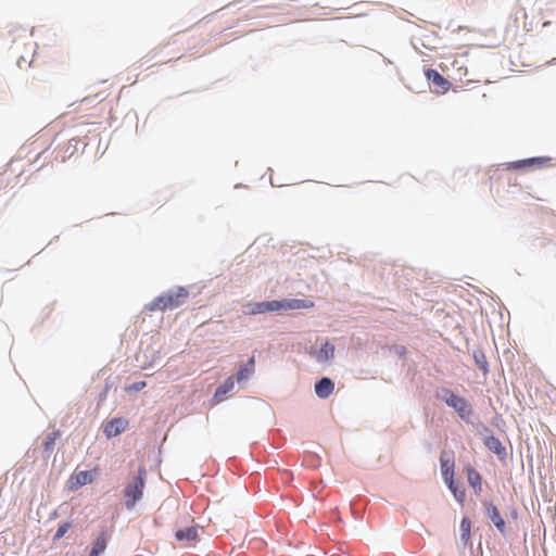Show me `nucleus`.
I'll list each match as a JSON object with an SVG mask.
<instances>
[{
	"label": "nucleus",
	"instance_id": "nucleus-1",
	"mask_svg": "<svg viewBox=\"0 0 556 556\" xmlns=\"http://www.w3.org/2000/svg\"><path fill=\"white\" fill-rule=\"evenodd\" d=\"M187 298L188 291L182 287H178L176 290H170L155 298L148 304L147 308L150 312L173 309L182 305Z\"/></svg>",
	"mask_w": 556,
	"mask_h": 556
},
{
	"label": "nucleus",
	"instance_id": "nucleus-2",
	"mask_svg": "<svg viewBox=\"0 0 556 556\" xmlns=\"http://www.w3.org/2000/svg\"><path fill=\"white\" fill-rule=\"evenodd\" d=\"M146 485V469L140 468L138 477L135 478L132 483H129L124 491L126 497V507L132 509L136 503L141 500Z\"/></svg>",
	"mask_w": 556,
	"mask_h": 556
},
{
	"label": "nucleus",
	"instance_id": "nucleus-3",
	"mask_svg": "<svg viewBox=\"0 0 556 556\" xmlns=\"http://www.w3.org/2000/svg\"><path fill=\"white\" fill-rule=\"evenodd\" d=\"M445 403L448 406L453 407L457 412V414L459 415V417L462 419L469 417L472 413L471 406L466 401V399L458 396V395L454 394L453 392L447 391V396L445 397Z\"/></svg>",
	"mask_w": 556,
	"mask_h": 556
},
{
	"label": "nucleus",
	"instance_id": "nucleus-4",
	"mask_svg": "<svg viewBox=\"0 0 556 556\" xmlns=\"http://www.w3.org/2000/svg\"><path fill=\"white\" fill-rule=\"evenodd\" d=\"M96 470H84L73 473L68 481L67 486L70 491H76L79 488L93 482Z\"/></svg>",
	"mask_w": 556,
	"mask_h": 556
},
{
	"label": "nucleus",
	"instance_id": "nucleus-5",
	"mask_svg": "<svg viewBox=\"0 0 556 556\" xmlns=\"http://www.w3.org/2000/svg\"><path fill=\"white\" fill-rule=\"evenodd\" d=\"M440 464H441V473L443 477L444 482L447 486H452L453 480H454V468H455V462L452 456L447 457L446 452L441 453L440 457Z\"/></svg>",
	"mask_w": 556,
	"mask_h": 556
},
{
	"label": "nucleus",
	"instance_id": "nucleus-6",
	"mask_svg": "<svg viewBox=\"0 0 556 556\" xmlns=\"http://www.w3.org/2000/svg\"><path fill=\"white\" fill-rule=\"evenodd\" d=\"M175 538L178 542L184 543L185 546H192L199 540L198 529L195 527L179 529L176 531Z\"/></svg>",
	"mask_w": 556,
	"mask_h": 556
},
{
	"label": "nucleus",
	"instance_id": "nucleus-7",
	"mask_svg": "<svg viewBox=\"0 0 556 556\" xmlns=\"http://www.w3.org/2000/svg\"><path fill=\"white\" fill-rule=\"evenodd\" d=\"M548 159L545 157H531L520 161L510 162L507 164L508 169H527L543 166Z\"/></svg>",
	"mask_w": 556,
	"mask_h": 556
},
{
	"label": "nucleus",
	"instance_id": "nucleus-8",
	"mask_svg": "<svg viewBox=\"0 0 556 556\" xmlns=\"http://www.w3.org/2000/svg\"><path fill=\"white\" fill-rule=\"evenodd\" d=\"M128 426V421L124 418H113L110 420L103 429V432L108 438H114L121 434Z\"/></svg>",
	"mask_w": 556,
	"mask_h": 556
},
{
	"label": "nucleus",
	"instance_id": "nucleus-9",
	"mask_svg": "<svg viewBox=\"0 0 556 556\" xmlns=\"http://www.w3.org/2000/svg\"><path fill=\"white\" fill-rule=\"evenodd\" d=\"M426 77L432 81L437 92H445L448 90L451 84L439 72L429 68L426 71Z\"/></svg>",
	"mask_w": 556,
	"mask_h": 556
},
{
	"label": "nucleus",
	"instance_id": "nucleus-10",
	"mask_svg": "<svg viewBox=\"0 0 556 556\" xmlns=\"http://www.w3.org/2000/svg\"><path fill=\"white\" fill-rule=\"evenodd\" d=\"M483 506L485 508V514L490 518V520L494 523V526L497 528L500 532L505 531V521L502 518L500 510L496 506H494L492 503H483Z\"/></svg>",
	"mask_w": 556,
	"mask_h": 556
},
{
	"label": "nucleus",
	"instance_id": "nucleus-11",
	"mask_svg": "<svg viewBox=\"0 0 556 556\" xmlns=\"http://www.w3.org/2000/svg\"><path fill=\"white\" fill-rule=\"evenodd\" d=\"M283 305L281 301H264L255 303L253 308L251 309V314H264L267 312H278L282 311Z\"/></svg>",
	"mask_w": 556,
	"mask_h": 556
},
{
	"label": "nucleus",
	"instance_id": "nucleus-12",
	"mask_svg": "<svg viewBox=\"0 0 556 556\" xmlns=\"http://www.w3.org/2000/svg\"><path fill=\"white\" fill-rule=\"evenodd\" d=\"M281 304L283 305L282 311H295L314 307V302L307 299L282 300Z\"/></svg>",
	"mask_w": 556,
	"mask_h": 556
},
{
	"label": "nucleus",
	"instance_id": "nucleus-13",
	"mask_svg": "<svg viewBox=\"0 0 556 556\" xmlns=\"http://www.w3.org/2000/svg\"><path fill=\"white\" fill-rule=\"evenodd\" d=\"M333 389L334 384L329 378H323L315 384V392L320 399H327Z\"/></svg>",
	"mask_w": 556,
	"mask_h": 556
},
{
	"label": "nucleus",
	"instance_id": "nucleus-14",
	"mask_svg": "<svg viewBox=\"0 0 556 556\" xmlns=\"http://www.w3.org/2000/svg\"><path fill=\"white\" fill-rule=\"evenodd\" d=\"M235 387V381L232 377L227 378L215 391L214 399L217 402H222L225 400L228 392H230Z\"/></svg>",
	"mask_w": 556,
	"mask_h": 556
},
{
	"label": "nucleus",
	"instance_id": "nucleus-15",
	"mask_svg": "<svg viewBox=\"0 0 556 556\" xmlns=\"http://www.w3.org/2000/svg\"><path fill=\"white\" fill-rule=\"evenodd\" d=\"M466 473L469 485L472 486L476 491L480 492L482 484V478L480 473L471 466L466 468Z\"/></svg>",
	"mask_w": 556,
	"mask_h": 556
},
{
	"label": "nucleus",
	"instance_id": "nucleus-16",
	"mask_svg": "<svg viewBox=\"0 0 556 556\" xmlns=\"http://www.w3.org/2000/svg\"><path fill=\"white\" fill-rule=\"evenodd\" d=\"M254 368H255V358L254 356H252L248 364L242 366L238 372H237V380L239 382L243 381V380H247L253 372H254Z\"/></svg>",
	"mask_w": 556,
	"mask_h": 556
},
{
	"label": "nucleus",
	"instance_id": "nucleus-17",
	"mask_svg": "<svg viewBox=\"0 0 556 556\" xmlns=\"http://www.w3.org/2000/svg\"><path fill=\"white\" fill-rule=\"evenodd\" d=\"M108 544V536L105 532H102L97 540L93 543V546L91 548V552L89 556H99L101 553H103L106 548Z\"/></svg>",
	"mask_w": 556,
	"mask_h": 556
},
{
	"label": "nucleus",
	"instance_id": "nucleus-18",
	"mask_svg": "<svg viewBox=\"0 0 556 556\" xmlns=\"http://www.w3.org/2000/svg\"><path fill=\"white\" fill-rule=\"evenodd\" d=\"M334 356V346L326 342L317 353V359L319 362L329 361Z\"/></svg>",
	"mask_w": 556,
	"mask_h": 556
},
{
	"label": "nucleus",
	"instance_id": "nucleus-19",
	"mask_svg": "<svg viewBox=\"0 0 556 556\" xmlns=\"http://www.w3.org/2000/svg\"><path fill=\"white\" fill-rule=\"evenodd\" d=\"M485 445L496 454H502L505 452V447L502 445L501 441L494 437H490L485 440Z\"/></svg>",
	"mask_w": 556,
	"mask_h": 556
},
{
	"label": "nucleus",
	"instance_id": "nucleus-20",
	"mask_svg": "<svg viewBox=\"0 0 556 556\" xmlns=\"http://www.w3.org/2000/svg\"><path fill=\"white\" fill-rule=\"evenodd\" d=\"M71 528H72V523L68 521H64V522L60 523L56 529V532L53 535V541H59L60 539H62L68 532V530Z\"/></svg>",
	"mask_w": 556,
	"mask_h": 556
},
{
	"label": "nucleus",
	"instance_id": "nucleus-21",
	"mask_svg": "<svg viewBox=\"0 0 556 556\" xmlns=\"http://www.w3.org/2000/svg\"><path fill=\"white\" fill-rule=\"evenodd\" d=\"M470 529H471V522L468 518H463L460 522V531H462V539L465 541V543L470 538Z\"/></svg>",
	"mask_w": 556,
	"mask_h": 556
},
{
	"label": "nucleus",
	"instance_id": "nucleus-22",
	"mask_svg": "<svg viewBox=\"0 0 556 556\" xmlns=\"http://www.w3.org/2000/svg\"><path fill=\"white\" fill-rule=\"evenodd\" d=\"M60 434H61L60 431H53L47 437V439L45 441L46 451L52 450L55 441L60 438Z\"/></svg>",
	"mask_w": 556,
	"mask_h": 556
},
{
	"label": "nucleus",
	"instance_id": "nucleus-23",
	"mask_svg": "<svg viewBox=\"0 0 556 556\" xmlns=\"http://www.w3.org/2000/svg\"><path fill=\"white\" fill-rule=\"evenodd\" d=\"M448 489L451 490V492L453 493V495L455 496V498L459 503L464 502V500H465V491L464 490H459L454 480H453L452 486H448Z\"/></svg>",
	"mask_w": 556,
	"mask_h": 556
},
{
	"label": "nucleus",
	"instance_id": "nucleus-24",
	"mask_svg": "<svg viewBox=\"0 0 556 556\" xmlns=\"http://www.w3.org/2000/svg\"><path fill=\"white\" fill-rule=\"evenodd\" d=\"M147 386L146 381H137L128 387H126V391H141Z\"/></svg>",
	"mask_w": 556,
	"mask_h": 556
}]
</instances>
